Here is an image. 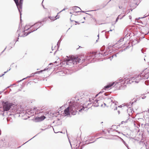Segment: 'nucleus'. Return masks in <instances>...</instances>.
Instances as JSON below:
<instances>
[{
	"mask_svg": "<svg viewBox=\"0 0 149 149\" xmlns=\"http://www.w3.org/2000/svg\"><path fill=\"white\" fill-rule=\"evenodd\" d=\"M69 103V107L64 110L65 114L68 115H70V113L72 115H75L77 112V110L79 107L78 102L75 100H72Z\"/></svg>",
	"mask_w": 149,
	"mask_h": 149,
	"instance_id": "obj_1",
	"label": "nucleus"
},
{
	"mask_svg": "<svg viewBox=\"0 0 149 149\" xmlns=\"http://www.w3.org/2000/svg\"><path fill=\"white\" fill-rule=\"evenodd\" d=\"M143 73H141L140 74L138 75H135L134 77H131L130 79H127L125 81V83L127 84H132V83H138L142 79H147V77H146L145 75L142 74Z\"/></svg>",
	"mask_w": 149,
	"mask_h": 149,
	"instance_id": "obj_2",
	"label": "nucleus"
},
{
	"mask_svg": "<svg viewBox=\"0 0 149 149\" xmlns=\"http://www.w3.org/2000/svg\"><path fill=\"white\" fill-rule=\"evenodd\" d=\"M41 24L40 22H38L35 24L34 25H32L31 26V27H28V26H26L25 27V29L27 30L28 29H30V30H31V32H28L26 35L24 33L23 36H26L30 33L31 32H33L37 30V29L41 26Z\"/></svg>",
	"mask_w": 149,
	"mask_h": 149,
	"instance_id": "obj_3",
	"label": "nucleus"
},
{
	"mask_svg": "<svg viewBox=\"0 0 149 149\" xmlns=\"http://www.w3.org/2000/svg\"><path fill=\"white\" fill-rule=\"evenodd\" d=\"M64 61L66 62L67 64L69 65V63L74 65H76L77 63L79 62L78 58H74L72 56L68 57L67 56V58L64 59Z\"/></svg>",
	"mask_w": 149,
	"mask_h": 149,
	"instance_id": "obj_4",
	"label": "nucleus"
},
{
	"mask_svg": "<svg viewBox=\"0 0 149 149\" xmlns=\"http://www.w3.org/2000/svg\"><path fill=\"white\" fill-rule=\"evenodd\" d=\"M2 106L3 111H7L9 110L10 111L12 107L14 106V104L7 101L5 102H3Z\"/></svg>",
	"mask_w": 149,
	"mask_h": 149,
	"instance_id": "obj_5",
	"label": "nucleus"
},
{
	"mask_svg": "<svg viewBox=\"0 0 149 149\" xmlns=\"http://www.w3.org/2000/svg\"><path fill=\"white\" fill-rule=\"evenodd\" d=\"M106 102L107 104H110L111 103V107L114 110H116L117 108L118 102L116 101H113L111 98H108L105 99Z\"/></svg>",
	"mask_w": 149,
	"mask_h": 149,
	"instance_id": "obj_6",
	"label": "nucleus"
},
{
	"mask_svg": "<svg viewBox=\"0 0 149 149\" xmlns=\"http://www.w3.org/2000/svg\"><path fill=\"white\" fill-rule=\"evenodd\" d=\"M20 109L19 107L14 104V106L10 109V115H15L20 113Z\"/></svg>",
	"mask_w": 149,
	"mask_h": 149,
	"instance_id": "obj_7",
	"label": "nucleus"
},
{
	"mask_svg": "<svg viewBox=\"0 0 149 149\" xmlns=\"http://www.w3.org/2000/svg\"><path fill=\"white\" fill-rule=\"evenodd\" d=\"M23 0H20L19 3L18 2V0H14L17 6L18 10L20 13V16L21 15V12L22 11V8L23 1Z\"/></svg>",
	"mask_w": 149,
	"mask_h": 149,
	"instance_id": "obj_8",
	"label": "nucleus"
},
{
	"mask_svg": "<svg viewBox=\"0 0 149 149\" xmlns=\"http://www.w3.org/2000/svg\"><path fill=\"white\" fill-rule=\"evenodd\" d=\"M122 81V79L121 78H120L119 79V80H118L115 82H113L111 83L108 85H107V86H105L104 87V89H108L110 87H111V86H113V85L115 84V85L117 84L118 83H119L121 82Z\"/></svg>",
	"mask_w": 149,
	"mask_h": 149,
	"instance_id": "obj_9",
	"label": "nucleus"
},
{
	"mask_svg": "<svg viewBox=\"0 0 149 149\" xmlns=\"http://www.w3.org/2000/svg\"><path fill=\"white\" fill-rule=\"evenodd\" d=\"M36 113V109H31L30 111H27V113H26V115L27 114L30 115V116H34Z\"/></svg>",
	"mask_w": 149,
	"mask_h": 149,
	"instance_id": "obj_10",
	"label": "nucleus"
},
{
	"mask_svg": "<svg viewBox=\"0 0 149 149\" xmlns=\"http://www.w3.org/2000/svg\"><path fill=\"white\" fill-rule=\"evenodd\" d=\"M45 118V116H43L39 117H36V120L38 121H40L44 120Z\"/></svg>",
	"mask_w": 149,
	"mask_h": 149,
	"instance_id": "obj_11",
	"label": "nucleus"
},
{
	"mask_svg": "<svg viewBox=\"0 0 149 149\" xmlns=\"http://www.w3.org/2000/svg\"><path fill=\"white\" fill-rule=\"evenodd\" d=\"M98 101H99V100H96L94 101L93 103V105L95 107H98L99 106V103L98 102Z\"/></svg>",
	"mask_w": 149,
	"mask_h": 149,
	"instance_id": "obj_12",
	"label": "nucleus"
},
{
	"mask_svg": "<svg viewBox=\"0 0 149 149\" xmlns=\"http://www.w3.org/2000/svg\"><path fill=\"white\" fill-rule=\"evenodd\" d=\"M39 72H35V73H32V74H31L29 76H28L27 77H26V78H24L23 79H22V80H19V81H18V82H20L22 80H23L24 79H26L27 78H28V77H32V76H34V75H35V74H36V73H39Z\"/></svg>",
	"mask_w": 149,
	"mask_h": 149,
	"instance_id": "obj_13",
	"label": "nucleus"
},
{
	"mask_svg": "<svg viewBox=\"0 0 149 149\" xmlns=\"http://www.w3.org/2000/svg\"><path fill=\"white\" fill-rule=\"evenodd\" d=\"M102 54L104 56H106L107 55H108L107 53H106V52H102Z\"/></svg>",
	"mask_w": 149,
	"mask_h": 149,
	"instance_id": "obj_14",
	"label": "nucleus"
},
{
	"mask_svg": "<svg viewBox=\"0 0 149 149\" xmlns=\"http://www.w3.org/2000/svg\"><path fill=\"white\" fill-rule=\"evenodd\" d=\"M120 16H121V15H119L118 16V17H117L116 19V22H117L118 21V20L119 19V18L120 17Z\"/></svg>",
	"mask_w": 149,
	"mask_h": 149,
	"instance_id": "obj_15",
	"label": "nucleus"
},
{
	"mask_svg": "<svg viewBox=\"0 0 149 149\" xmlns=\"http://www.w3.org/2000/svg\"><path fill=\"white\" fill-rule=\"evenodd\" d=\"M74 9H75L76 10H77L78 9H79L80 10H81V9H80V8L77 6L74 7Z\"/></svg>",
	"mask_w": 149,
	"mask_h": 149,
	"instance_id": "obj_16",
	"label": "nucleus"
},
{
	"mask_svg": "<svg viewBox=\"0 0 149 149\" xmlns=\"http://www.w3.org/2000/svg\"><path fill=\"white\" fill-rule=\"evenodd\" d=\"M125 14H124L123 15V16H121V15L120 17L119 18V19H122V18H123L124 17H125Z\"/></svg>",
	"mask_w": 149,
	"mask_h": 149,
	"instance_id": "obj_17",
	"label": "nucleus"
},
{
	"mask_svg": "<svg viewBox=\"0 0 149 149\" xmlns=\"http://www.w3.org/2000/svg\"><path fill=\"white\" fill-rule=\"evenodd\" d=\"M4 113L3 112V111H0V115H2L3 116H4Z\"/></svg>",
	"mask_w": 149,
	"mask_h": 149,
	"instance_id": "obj_18",
	"label": "nucleus"
},
{
	"mask_svg": "<svg viewBox=\"0 0 149 149\" xmlns=\"http://www.w3.org/2000/svg\"><path fill=\"white\" fill-rule=\"evenodd\" d=\"M124 144L128 148V149H129V148L128 145L126 143L125 141H124Z\"/></svg>",
	"mask_w": 149,
	"mask_h": 149,
	"instance_id": "obj_19",
	"label": "nucleus"
},
{
	"mask_svg": "<svg viewBox=\"0 0 149 149\" xmlns=\"http://www.w3.org/2000/svg\"><path fill=\"white\" fill-rule=\"evenodd\" d=\"M86 143H87V144L92 143V142H90L89 141H88V140L86 141Z\"/></svg>",
	"mask_w": 149,
	"mask_h": 149,
	"instance_id": "obj_20",
	"label": "nucleus"
},
{
	"mask_svg": "<svg viewBox=\"0 0 149 149\" xmlns=\"http://www.w3.org/2000/svg\"><path fill=\"white\" fill-rule=\"evenodd\" d=\"M130 12V10H128L127 11L125 12V13H124V14H125L126 15V13H129Z\"/></svg>",
	"mask_w": 149,
	"mask_h": 149,
	"instance_id": "obj_21",
	"label": "nucleus"
},
{
	"mask_svg": "<svg viewBox=\"0 0 149 149\" xmlns=\"http://www.w3.org/2000/svg\"><path fill=\"white\" fill-rule=\"evenodd\" d=\"M59 16H58L57 15L55 17V18H56V19H58L59 18Z\"/></svg>",
	"mask_w": 149,
	"mask_h": 149,
	"instance_id": "obj_22",
	"label": "nucleus"
},
{
	"mask_svg": "<svg viewBox=\"0 0 149 149\" xmlns=\"http://www.w3.org/2000/svg\"><path fill=\"white\" fill-rule=\"evenodd\" d=\"M123 38H122L120 40L118 41L119 42L120 41V42L123 41Z\"/></svg>",
	"mask_w": 149,
	"mask_h": 149,
	"instance_id": "obj_23",
	"label": "nucleus"
},
{
	"mask_svg": "<svg viewBox=\"0 0 149 149\" xmlns=\"http://www.w3.org/2000/svg\"><path fill=\"white\" fill-rule=\"evenodd\" d=\"M84 108L83 107L82 109H80L79 110V112L83 110H84Z\"/></svg>",
	"mask_w": 149,
	"mask_h": 149,
	"instance_id": "obj_24",
	"label": "nucleus"
},
{
	"mask_svg": "<svg viewBox=\"0 0 149 149\" xmlns=\"http://www.w3.org/2000/svg\"><path fill=\"white\" fill-rule=\"evenodd\" d=\"M116 55H117V54H113V56H112V58H113V56H115V57H116Z\"/></svg>",
	"mask_w": 149,
	"mask_h": 149,
	"instance_id": "obj_25",
	"label": "nucleus"
},
{
	"mask_svg": "<svg viewBox=\"0 0 149 149\" xmlns=\"http://www.w3.org/2000/svg\"><path fill=\"white\" fill-rule=\"evenodd\" d=\"M65 8H64L63 10H62L61 11H60L59 13H58V14L59 13H61V12L65 10Z\"/></svg>",
	"mask_w": 149,
	"mask_h": 149,
	"instance_id": "obj_26",
	"label": "nucleus"
},
{
	"mask_svg": "<svg viewBox=\"0 0 149 149\" xmlns=\"http://www.w3.org/2000/svg\"><path fill=\"white\" fill-rule=\"evenodd\" d=\"M129 18L130 19H132V16H131V15H129Z\"/></svg>",
	"mask_w": 149,
	"mask_h": 149,
	"instance_id": "obj_27",
	"label": "nucleus"
},
{
	"mask_svg": "<svg viewBox=\"0 0 149 149\" xmlns=\"http://www.w3.org/2000/svg\"><path fill=\"white\" fill-rule=\"evenodd\" d=\"M90 56H89V57H88L86 58V59L89 60V59H90Z\"/></svg>",
	"mask_w": 149,
	"mask_h": 149,
	"instance_id": "obj_28",
	"label": "nucleus"
},
{
	"mask_svg": "<svg viewBox=\"0 0 149 149\" xmlns=\"http://www.w3.org/2000/svg\"><path fill=\"white\" fill-rule=\"evenodd\" d=\"M47 69H48V68H47V69L45 68L43 70H41L40 71V72H42L43 71L46 70Z\"/></svg>",
	"mask_w": 149,
	"mask_h": 149,
	"instance_id": "obj_29",
	"label": "nucleus"
},
{
	"mask_svg": "<svg viewBox=\"0 0 149 149\" xmlns=\"http://www.w3.org/2000/svg\"><path fill=\"white\" fill-rule=\"evenodd\" d=\"M131 1H136L137 0H130Z\"/></svg>",
	"mask_w": 149,
	"mask_h": 149,
	"instance_id": "obj_30",
	"label": "nucleus"
},
{
	"mask_svg": "<svg viewBox=\"0 0 149 149\" xmlns=\"http://www.w3.org/2000/svg\"><path fill=\"white\" fill-rule=\"evenodd\" d=\"M60 40H59L58 41V42L57 44V45L58 46V45L59 43H60Z\"/></svg>",
	"mask_w": 149,
	"mask_h": 149,
	"instance_id": "obj_31",
	"label": "nucleus"
},
{
	"mask_svg": "<svg viewBox=\"0 0 149 149\" xmlns=\"http://www.w3.org/2000/svg\"><path fill=\"white\" fill-rule=\"evenodd\" d=\"M147 82H148V81H145V84H146V85H148V84H147V83H147Z\"/></svg>",
	"mask_w": 149,
	"mask_h": 149,
	"instance_id": "obj_32",
	"label": "nucleus"
},
{
	"mask_svg": "<svg viewBox=\"0 0 149 149\" xmlns=\"http://www.w3.org/2000/svg\"><path fill=\"white\" fill-rule=\"evenodd\" d=\"M112 29H110V30L108 32H109V31H112Z\"/></svg>",
	"mask_w": 149,
	"mask_h": 149,
	"instance_id": "obj_33",
	"label": "nucleus"
},
{
	"mask_svg": "<svg viewBox=\"0 0 149 149\" xmlns=\"http://www.w3.org/2000/svg\"><path fill=\"white\" fill-rule=\"evenodd\" d=\"M145 97H142V98L143 99H144L145 98Z\"/></svg>",
	"mask_w": 149,
	"mask_h": 149,
	"instance_id": "obj_34",
	"label": "nucleus"
},
{
	"mask_svg": "<svg viewBox=\"0 0 149 149\" xmlns=\"http://www.w3.org/2000/svg\"><path fill=\"white\" fill-rule=\"evenodd\" d=\"M127 107H128L130 108L131 107V106H128L127 105Z\"/></svg>",
	"mask_w": 149,
	"mask_h": 149,
	"instance_id": "obj_35",
	"label": "nucleus"
},
{
	"mask_svg": "<svg viewBox=\"0 0 149 149\" xmlns=\"http://www.w3.org/2000/svg\"><path fill=\"white\" fill-rule=\"evenodd\" d=\"M118 107H122V105H120V106L119 107L118 106Z\"/></svg>",
	"mask_w": 149,
	"mask_h": 149,
	"instance_id": "obj_36",
	"label": "nucleus"
},
{
	"mask_svg": "<svg viewBox=\"0 0 149 149\" xmlns=\"http://www.w3.org/2000/svg\"><path fill=\"white\" fill-rule=\"evenodd\" d=\"M54 132L55 133H57L58 132H55L54 130Z\"/></svg>",
	"mask_w": 149,
	"mask_h": 149,
	"instance_id": "obj_37",
	"label": "nucleus"
},
{
	"mask_svg": "<svg viewBox=\"0 0 149 149\" xmlns=\"http://www.w3.org/2000/svg\"><path fill=\"white\" fill-rule=\"evenodd\" d=\"M6 47L5 49L4 50H3V51H2V52H4V51L5 50V49H6Z\"/></svg>",
	"mask_w": 149,
	"mask_h": 149,
	"instance_id": "obj_38",
	"label": "nucleus"
},
{
	"mask_svg": "<svg viewBox=\"0 0 149 149\" xmlns=\"http://www.w3.org/2000/svg\"><path fill=\"white\" fill-rule=\"evenodd\" d=\"M104 105L105 106H106V104L105 103H104Z\"/></svg>",
	"mask_w": 149,
	"mask_h": 149,
	"instance_id": "obj_39",
	"label": "nucleus"
},
{
	"mask_svg": "<svg viewBox=\"0 0 149 149\" xmlns=\"http://www.w3.org/2000/svg\"><path fill=\"white\" fill-rule=\"evenodd\" d=\"M69 142H70V145H71V143H70V140H69Z\"/></svg>",
	"mask_w": 149,
	"mask_h": 149,
	"instance_id": "obj_40",
	"label": "nucleus"
},
{
	"mask_svg": "<svg viewBox=\"0 0 149 149\" xmlns=\"http://www.w3.org/2000/svg\"><path fill=\"white\" fill-rule=\"evenodd\" d=\"M133 3H134V4H135V3H136V2H133Z\"/></svg>",
	"mask_w": 149,
	"mask_h": 149,
	"instance_id": "obj_41",
	"label": "nucleus"
},
{
	"mask_svg": "<svg viewBox=\"0 0 149 149\" xmlns=\"http://www.w3.org/2000/svg\"><path fill=\"white\" fill-rule=\"evenodd\" d=\"M10 70V69H9V70H8L7 71V72L8 71H9V70Z\"/></svg>",
	"mask_w": 149,
	"mask_h": 149,
	"instance_id": "obj_42",
	"label": "nucleus"
},
{
	"mask_svg": "<svg viewBox=\"0 0 149 149\" xmlns=\"http://www.w3.org/2000/svg\"><path fill=\"white\" fill-rule=\"evenodd\" d=\"M81 12H83V13H84V11H81Z\"/></svg>",
	"mask_w": 149,
	"mask_h": 149,
	"instance_id": "obj_43",
	"label": "nucleus"
},
{
	"mask_svg": "<svg viewBox=\"0 0 149 149\" xmlns=\"http://www.w3.org/2000/svg\"><path fill=\"white\" fill-rule=\"evenodd\" d=\"M6 72H4V73H6Z\"/></svg>",
	"mask_w": 149,
	"mask_h": 149,
	"instance_id": "obj_44",
	"label": "nucleus"
},
{
	"mask_svg": "<svg viewBox=\"0 0 149 149\" xmlns=\"http://www.w3.org/2000/svg\"><path fill=\"white\" fill-rule=\"evenodd\" d=\"M51 64H52V63H50L49 64V65H51Z\"/></svg>",
	"mask_w": 149,
	"mask_h": 149,
	"instance_id": "obj_45",
	"label": "nucleus"
},
{
	"mask_svg": "<svg viewBox=\"0 0 149 149\" xmlns=\"http://www.w3.org/2000/svg\"><path fill=\"white\" fill-rule=\"evenodd\" d=\"M43 1H44V0H43V1H42V3H43Z\"/></svg>",
	"mask_w": 149,
	"mask_h": 149,
	"instance_id": "obj_46",
	"label": "nucleus"
},
{
	"mask_svg": "<svg viewBox=\"0 0 149 149\" xmlns=\"http://www.w3.org/2000/svg\"><path fill=\"white\" fill-rule=\"evenodd\" d=\"M43 1H44V0H43V1H42V3H43Z\"/></svg>",
	"mask_w": 149,
	"mask_h": 149,
	"instance_id": "obj_47",
	"label": "nucleus"
},
{
	"mask_svg": "<svg viewBox=\"0 0 149 149\" xmlns=\"http://www.w3.org/2000/svg\"><path fill=\"white\" fill-rule=\"evenodd\" d=\"M43 1H44V0H43V1H42V3H43Z\"/></svg>",
	"mask_w": 149,
	"mask_h": 149,
	"instance_id": "obj_48",
	"label": "nucleus"
},
{
	"mask_svg": "<svg viewBox=\"0 0 149 149\" xmlns=\"http://www.w3.org/2000/svg\"><path fill=\"white\" fill-rule=\"evenodd\" d=\"M9 86H8V87H7V88H9Z\"/></svg>",
	"mask_w": 149,
	"mask_h": 149,
	"instance_id": "obj_49",
	"label": "nucleus"
},
{
	"mask_svg": "<svg viewBox=\"0 0 149 149\" xmlns=\"http://www.w3.org/2000/svg\"><path fill=\"white\" fill-rule=\"evenodd\" d=\"M20 147V146H19V147H18V148H19Z\"/></svg>",
	"mask_w": 149,
	"mask_h": 149,
	"instance_id": "obj_50",
	"label": "nucleus"
},
{
	"mask_svg": "<svg viewBox=\"0 0 149 149\" xmlns=\"http://www.w3.org/2000/svg\"><path fill=\"white\" fill-rule=\"evenodd\" d=\"M84 19H85V17H84Z\"/></svg>",
	"mask_w": 149,
	"mask_h": 149,
	"instance_id": "obj_51",
	"label": "nucleus"
},
{
	"mask_svg": "<svg viewBox=\"0 0 149 149\" xmlns=\"http://www.w3.org/2000/svg\"><path fill=\"white\" fill-rule=\"evenodd\" d=\"M75 22L77 23V22L75 21Z\"/></svg>",
	"mask_w": 149,
	"mask_h": 149,
	"instance_id": "obj_52",
	"label": "nucleus"
},
{
	"mask_svg": "<svg viewBox=\"0 0 149 149\" xmlns=\"http://www.w3.org/2000/svg\"><path fill=\"white\" fill-rule=\"evenodd\" d=\"M101 106H102V104H101Z\"/></svg>",
	"mask_w": 149,
	"mask_h": 149,
	"instance_id": "obj_53",
	"label": "nucleus"
},
{
	"mask_svg": "<svg viewBox=\"0 0 149 149\" xmlns=\"http://www.w3.org/2000/svg\"><path fill=\"white\" fill-rule=\"evenodd\" d=\"M25 32V31H24V33H25V32Z\"/></svg>",
	"mask_w": 149,
	"mask_h": 149,
	"instance_id": "obj_54",
	"label": "nucleus"
},
{
	"mask_svg": "<svg viewBox=\"0 0 149 149\" xmlns=\"http://www.w3.org/2000/svg\"><path fill=\"white\" fill-rule=\"evenodd\" d=\"M99 36V35H98V36Z\"/></svg>",
	"mask_w": 149,
	"mask_h": 149,
	"instance_id": "obj_55",
	"label": "nucleus"
},
{
	"mask_svg": "<svg viewBox=\"0 0 149 149\" xmlns=\"http://www.w3.org/2000/svg\"><path fill=\"white\" fill-rule=\"evenodd\" d=\"M4 75V74H2V75Z\"/></svg>",
	"mask_w": 149,
	"mask_h": 149,
	"instance_id": "obj_56",
	"label": "nucleus"
},
{
	"mask_svg": "<svg viewBox=\"0 0 149 149\" xmlns=\"http://www.w3.org/2000/svg\"><path fill=\"white\" fill-rule=\"evenodd\" d=\"M147 83V84H148V82Z\"/></svg>",
	"mask_w": 149,
	"mask_h": 149,
	"instance_id": "obj_57",
	"label": "nucleus"
}]
</instances>
